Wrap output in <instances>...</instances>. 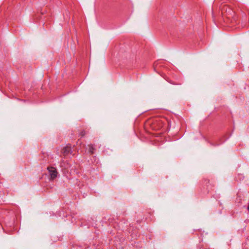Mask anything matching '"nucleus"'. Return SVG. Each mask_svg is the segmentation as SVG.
Listing matches in <instances>:
<instances>
[{"label": "nucleus", "mask_w": 249, "mask_h": 249, "mask_svg": "<svg viewBox=\"0 0 249 249\" xmlns=\"http://www.w3.org/2000/svg\"><path fill=\"white\" fill-rule=\"evenodd\" d=\"M48 170L50 173L51 178L54 179L57 177V172L55 168L53 167H48Z\"/></svg>", "instance_id": "nucleus-1"}, {"label": "nucleus", "mask_w": 249, "mask_h": 249, "mask_svg": "<svg viewBox=\"0 0 249 249\" xmlns=\"http://www.w3.org/2000/svg\"><path fill=\"white\" fill-rule=\"evenodd\" d=\"M86 134V132L84 130H82L80 133V135L81 136V137H83Z\"/></svg>", "instance_id": "nucleus-4"}, {"label": "nucleus", "mask_w": 249, "mask_h": 249, "mask_svg": "<svg viewBox=\"0 0 249 249\" xmlns=\"http://www.w3.org/2000/svg\"><path fill=\"white\" fill-rule=\"evenodd\" d=\"M89 152L91 154H92L93 153V150H94V147L92 145H89Z\"/></svg>", "instance_id": "nucleus-3"}, {"label": "nucleus", "mask_w": 249, "mask_h": 249, "mask_svg": "<svg viewBox=\"0 0 249 249\" xmlns=\"http://www.w3.org/2000/svg\"><path fill=\"white\" fill-rule=\"evenodd\" d=\"M71 150V148L70 147L67 146L63 149V153L65 155H67L70 152Z\"/></svg>", "instance_id": "nucleus-2"}]
</instances>
